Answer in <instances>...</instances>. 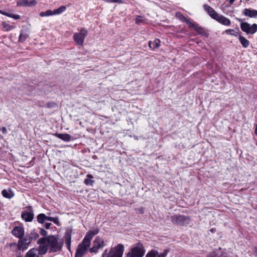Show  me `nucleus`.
Here are the masks:
<instances>
[{
	"mask_svg": "<svg viewBox=\"0 0 257 257\" xmlns=\"http://www.w3.org/2000/svg\"><path fill=\"white\" fill-rule=\"evenodd\" d=\"M0 14H2L3 15H5V16H7L9 17L14 18L15 20H18L20 18V16L19 15H15L13 14H10V13L6 12L5 11H3L2 10H0Z\"/></svg>",
	"mask_w": 257,
	"mask_h": 257,
	"instance_id": "23",
	"label": "nucleus"
},
{
	"mask_svg": "<svg viewBox=\"0 0 257 257\" xmlns=\"http://www.w3.org/2000/svg\"><path fill=\"white\" fill-rule=\"evenodd\" d=\"M34 213L32 207L27 206L21 214L22 218L26 222H31L34 218Z\"/></svg>",
	"mask_w": 257,
	"mask_h": 257,
	"instance_id": "7",
	"label": "nucleus"
},
{
	"mask_svg": "<svg viewBox=\"0 0 257 257\" xmlns=\"http://www.w3.org/2000/svg\"><path fill=\"white\" fill-rule=\"evenodd\" d=\"M235 0H229L230 5H232Z\"/></svg>",
	"mask_w": 257,
	"mask_h": 257,
	"instance_id": "46",
	"label": "nucleus"
},
{
	"mask_svg": "<svg viewBox=\"0 0 257 257\" xmlns=\"http://www.w3.org/2000/svg\"><path fill=\"white\" fill-rule=\"evenodd\" d=\"M214 20L224 26H229L231 25L230 20L222 15L218 14Z\"/></svg>",
	"mask_w": 257,
	"mask_h": 257,
	"instance_id": "12",
	"label": "nucleus"
},
{
	"mask_svg": "<svg viewBox=\"0 0 257 257\" xmlns=\"http://www.w3.org/2000/svg\"><path fill=\"white\" fill-rule=\"evenodd\" d=\"M39 237V234L35 232V231H32L30 234V237L32 239H35Z\"/></svg>",
	"mask_w": 257,
	"mask_h": 257,
	"instance_id": "34",
	"label": "nucleus"
},
{
	"mask_svg": "<svg viewBox=\"0 0 257 257\" xmlns=\"http://www.w3.org/2000/svg\"><path fill=\"white\" fill-rule=\"evenodd\" d=\"M144 247L142 244L138 243L133 247L127 254V257H142L144 254Z\"/></svg>",
	"mask_w": 257,
	"mask_h": 257,
	"instance_id": "6",
	"label": "nucleus"
},
{
	"mask_svg": "<svg viewBox=\"0 0 257 257\" xmlns=\"http://www.w3.org/2000/svg\"><path fill=\"white\" fill-rule=\"evenodd\" d=\"M206 257H223L222 253L220 254L218 251H214L207 254Z\"/></svg>",
	"mask_w": 257,
	"mask_h": 257,
	"instance_id": "27",
	"label": "nucleus"
},
{
	"mask_svg": "<svg viewBox=\"0 0 257 257\" xmlns=\"http://www.w3.org/2000/svg\"><path fill=\"white\" fill-rule=\"evenodd\" d=\"M2 195L7 198L11 199L14 196V193L11 188L4 189L2 192Z\"/></svg>",
	"mask_w": 257,
	"mask_h": 257,
	"instance_id": "16",
	"label": "nucleus"
},
{
	"mask_svg": "<svg viewBox=\"0 0 257 257\" xmlns=\"http://www.w3.org/2000/svg\"><path fill=\"white\" fill-rule=\"evenodd\" d=\"M88 34V31L85 28H82L79 32L75 33L73 38L75 43L80 46L83 45L84 39Z\"/></svg>",
	"mask_w": 257,
	"mask_h": 257,
	"instance_id": "5",
	"label": "nucleus"
},
{
	"mask_svg": "<svg viewBox=\"0 0 257 257\" xmlns=\"http://www.w3.org/2000/svg\"><path fill=\"white\" fill-rule=\"evenodd\" d=\"M55 136H56L59 139L66 142H68L71 140V136L67 134H63L56 133L55 134Z\"/></svg>",
	"mask_w": 257,
	"mask_h": 257,
	"instance_id": "20",
	"label": "nucleus"
},
{
	"mask_svg": "<svg viewBox=\"0 0 257 257\" xmlns=\"http://www.w3.org/2000/svg\"><path fill=\"white\" fill-rule=\"evenodd\" d=\"M93 176L90 174L86 176V178L84 180V183L87 185L92 186L94 183V180H92Z\"/></svg>",
	"mask_w": 257,
	"mask_h": 257,
	"instance_id": "24",
	"label": "nucleus"
},
{
	"mask_svg": "<svg viewBox=\"0 0 257 257\" xmlns=\"http://www.w3.org/2000/svg\"><path fill=\"white\" fill-rule=\"evenodd\" d=\"M104 246L103 240L101 237L97 236L93 242V246L90 248V252L91 253H96L99 249L102 248Z\"/></svg>",
	"mask_w": 257,
	"mask_h": 257,
	"instance_id": "9",
	"label": "nucleus"
},
{
	"mask_svg": "<svg viewBox=\"0 0 257 257\" xmlns=\"http://www.w3.org/2000/svg\"><path fill=\"white\" fill-rule=\"evenodd\" d=\"M107 250H105L102 254V257H104L107 254Z\"/></svg>",
	"mask_w": 257,
	"mask_h": 257,
	"instance_id": "45",
	"label": "nucleus"
},
{
	"mask_svg": "<svg viewBox=\"0 0 257 257\" xmlns=\"http://www.w3.org/2000/svg\"><path fill=\"white\" fill-rule=\"evenodd\" d=\"M12 233L14 236L21 238L24 235V230L21 226H16L13 229Z\"/></svg>",
	"mask_w": 257,
	"mask_h": 257,
	"instance_id": "15",
	"label": "nucleus"
},
{
	"mask_svg": "<svg viewBox=\"0 0 257 257\" xmlns=\"http://www.w3.org/2000/svg\"><path fill=\"white\" fill-rule=\"evenodd\" d=\"M2 26L3 29L7 31H11L15 28V26L10 25L6 22H3L2 23Z\"/></svg>",
	"mask_w": 257,
	"mask_h": 257,
	"instance_id": "26",
	"label": "nucleus"
},
{
	"mask_svg": "<svg viewBox=\"0 0 257 257\" xmlns=\"http://www.w3.org/2000/svg\"><path fill=\"white\" fill-rule=\"evenodd\" d=\"M52 224L51 223H46L45 225V227L46 229H49Z\"/></svg>",
	"mask_w": 257,
	"mask_h": 257,
	"instance_id": "41",
	"label": "nucleus"
},
{
	"mask_svg": "<svg viewBox=\"0 0 257 257\" xmlns=\"http://www.w3.org/2000/svg\"><path fill=\"white\" fill-rule=\"evenodd\" d=\"M71 235L70 233L66 232L65 234L64 240L67 247L70 251H71Z\"/></svg>",
	"mask_w": 257,
	"mask_h": 257,
	"instance_id": "19",
	"label": "nucleus"
},
{
	"mask_svg": "<svg viewBox=\"0 0 257 257\" xmlns=\"http://www.w3.org/2000/svg\"><path fill=\"white\" fill-rule=\"evenodd\" d=\"M98 233L97 230L87 232L82 241L77 246L75 257H83L89 248L93 236Z\"/></svg>",
	"mask_w": 257,
	"mask_h": 257,
	"instance_id": "2",
	"label": "nucleus"
},
{
	"mask_svg": "<svg viewBox=\"0 0 257 257\" xmlns=\"http://www.w3.org/2000/svg\"><path fill=\"white\" fill-rule=\"evenodd\" d=\"M235 32L234 29H227L225 31L224 33L227 35H230L231 36H234L235 37H237L238 33L236 32L235 33H233Z\"/></svg>",
	"mask_w": 257,
	"mask_h": 257,
	"instance_id": "31",
	"label": "nucleus"
},
{
	"mask_svg": "<svg viewBox=\"0 0 257 257\" xmlns=\"http://www.w3.org/2000/svg\"><path fill=\"white\" fill-rule=\"evenodd\" d=\"M40 232L41 234L43 236H45L47 234V231L43 228L41 229Z\"/></svg>",
	"mask_w": 257,
	"mask_h": 257,
	"instance_id": "38",
	"label": "nucleus"
},
{
	"mask_svg": "<svg viewBox=\"0 0 257 257\" xmlns=\"http://www.w3.org/2000/svg\"><path fill=\"white\" fill-rule=\"evenodd\" d=\"M185 23H186L188 25L189 28H192L193 29L195 27V26L197 25L196 23L189 19H187V21Z\"/></svg>",
	"mask_w": 257,
	"mask_h": 257,
	"instance_id": "30",
	"label": "nucleus"
},
{
	"mask_svg": "<svg viewBox=\"0 0 257 257\" xmlns=\"http://www.w3.org/2000/svg\"><path fill=\"white\" fill-rule=\"evenodd\" d=\"M37 221L40 223H43L46 220L52 221L56 224H59V219L58 217H52L47 216L44 213H40L37 216Z\"/></svg>",
	"mask_w": 257,
	"mask_h": 257,
	"instance_id": "11",
	"label": "nucleus"
},
{
	"mask_svg": "<svg viewBox=\"0 0 257 257\" xmlns=\"http://www.w3.org/2000/svg\"><path fill=\"white\" fill-rule=\"evenodd\" d=\"M66 8L65 6H61L60 8L54 10V11L47 10L46 12H42L40 13L41 17H49L51 16L59 15L66 10Z\"/></svg>",
	"mask_w": 257,
	"mask_h": 257,
	"instance_id": "10",
	"label": "nucleus"
},
{
	"mask_svg": "<svg viewBox=\"0 0 257 257\" xmlns=\"http://www.w3.org/2000/svg\"><path fill=\"white\" fill-rule=\"evenodd\" d=\"M1 130L2 131L3 134H7V130L6 127H3L1 128Z\"/></svg>",
	"mask_w": 257,
	"mask_h": 257,
	"instance_id": "40",
	"label": "nucleus"
},
{
	"mask_svg": "<svg viewBox=\"0 0 257 257\" xmlns=\"http://www.w3.org/2000/svg\"><path fill=\"white\" fill-rule=\"evenodd\" d=\"M161 41L159 39H155L154 41L149 42V46L152 50H155L160 46Z\"/></svg>",
	"mask_w": 257,
	"mask_h": 257,
	"instance_id": "18",
	"label": "nucleus"
},
{
	"mask_svg": "<svg viewBox=\"0 0 257 257\" xmlns=\"http://www.w3.org/2000/svg\"><path fill=\"white\" fill-rule=\"evenodd\" d=\"M169 250L166 249L164 250L163 252H162L160 254L158 253V255H157V257H166L169 252Z\"/></svg>",
	"mask_w": 257,
	"mask_h": 257,
	"instance_id": "35",
	"label": "nucleus"
},
{
	"mask_svg": "<svg viewBox=\"0 0 257 257\" xmlns=\"http://www.w3.org/2000/svg\"><path fill=\"white\" fill-rule=\"evenodd\" d=\"M28 37V35L26 33H24L23 32H22L19 38V40L21 42H24Z\"/></svg>",
	"mask_w": 257,
	"mask_h": 257,
	"instance_id": "32",
	"label": "nucleus"
},
{
	"mask_svg": "<svg viewBox=\"0 0 257 257\" xmlns=\"http://www.w3.org/2000/svg\"><path fill=\"white\" fill-rule=\"evenodd\" d=\"M17 5L18 6H25L29 7V1L28 0H18Z\"/></svg>",
	"mask_w": 257,
	"mask_h": 257,
	"instance_id": "29",
	"label": "nucleus"
},
{
	"mask_svg": "<svg viewBox=\"0 0 257 257\" xmlns=\"http://www.w3.org/2000/svg\"><path fill=\"white\" fill-rule=\"evenodd\" d=\"M64 240L58 236L50 235L47 237H42L38 240V244H47L49 252L60 251L63 245Z\"/></svg>",
	"mask_w": 257,
	"mask_h": 257,
	"instance_id": "1",
	"label": "nucleus"
},
{
	"mask_svg": "<svg viewBox=\"0 0 257 257\" xmlns=\"http://www.w3.org/2000/svg\"><path fill=\"white\" fill-rule=\"evenodd\" d=\"M56 105L55 103H47V106L48 107H53Z\"/></svg>",
	"mask_w": 257,
	"mask_h": 257,
	"instance_id": "39",
	"label": "nucleus"
},
{
	"mask_svg": "<svg viewBox=\"0 0 257 257\" xmlns=\"http://www.w3.org/2000/svg\"><path fill=\"white\" fill-rule=\"evenodd\" d=\"M209 230L211 233H214L216 231V228H212Z\"/></svg>",
	"mask_w": 257,
	"mask_h": 257,
	"instance_id": "44",
	"label": "nucleus"
},
{
	"mask_svg": "<svg viewBox=\"0 0 257 257\" xmlns=\"http://www.w3.org/2000/svg\"><path fill=\"white\" fill-rule=\"evenodd\" d=\"M1 139H3V137L0 135V140H1Z\"/></svg>",
	"mask_w": 257,
	"mask_h": 257,
	"instance_id": "47",
	"label": "nucleus"
},
{
	"mask_svg": "<svg viewBox=\"0 0 257 257\" xmlns=\"http://www.w3.org/2000/svg\"><path fill=\"white\" fill-rule=\"evenodd\" d=\"M37 250L35 248L30 249L26 254L25 257H35Z\"/></svg>",
	"mask_w": 257,
	"mask_h": 257,
	"instance_id": "28",
	"label": "nucleus"
},
{
	"mask_svg": "<svg viewBox=\"0 0 257 257\" xmlns=\"http://www.w3.org/2000/svg\"><path fill=\"white\" fill-rule=\"evenodd\" d=\"M143 18L140 16H138L136 19V23L138 24L143 23Z\"/></svg>",
	"mask_w": 257,
	"mask_h": 257,
	"instance_id": "36",
	"label": "nucleus"
},
{
	"mask_svg": "<svg viewBox=\"0 0 257 257\" xmlns=\"http://www.w3.org/2000/svg\"><path fill=\"white\" fill-rule=\"evenodd\" d=\"M242 14L251 18H257V10L245 8L242 12Z\"/></svg>",
	"mask_w": 257,
	"mask_h": 257,
	"instance_id": "14",
	"label": "nucleus"
},
{
	"mask_svg": "<svg viewBox=\"0 0 257 257\" xmlns=\"http://www.w3.org/2000/svg\"><path fill=\"white\" fill-rule=\"evenodd\" d=\"M238 40L243 48H246L249 46L250 44L249 41L243 36L239 35L238 37Z\"/></svg>",
	"mask_w": 257,
	"mask_h": 257,
	"instance_id": "21",
	"label": "nucleus"
},
{
	"mask_svg": "<svg viewBox=\"0 0 257 257\" xmlns=\"http://www.w3.org/2000/svg\"><path fill=\"white\" fill-rule=\"evenodd\" d=\"M176 16L181 21L184 23L187 21L188 19L180 13H176Z\"/></svg>",
	"mask_w": 257,
	"mask_h": 257,
	"instance_id": "33",
	"label": "nucleus"
},
{
	"mask_svg": "<svg viewBox=\"0 0 257 257\" xmlns=\"http://www.w3.org/2000/svg\"><path fill=\"white\" fill-rule=\"evenodd\" d=\"M237 20L241 22L240 24L241 30L246 34H253L257 32V24L250 25L247 22H242V20L241 19H238Z\"/></svg>",
	"mask_w": 257,
	"mask_h": 257,
	"instance_id": "4",
	"label": "nucleus"
},
{
	"mask_svg": "<svg viewBox=\"0 0 257 257\" xmlns=\"http://www.w3.org/2000/svg\"><path fill=\"white\" fill-rule=\"evenodd\" d=\"M203 8L204 10L208 13L209 16L214 20L218 14L211 7L208 5H204Z\"/></svg>",
	"mask_w": 257,
	"mask_h": 257,
	"instance_id": "13",
	"label": "nucleus"
},
{
	"mask_svg": "<svg viewBox=\"0 0 257 257\" xmlns=\"http://www.w3.org/2000/svg\"><path fill=\"white\" fill-rule=\"evenodd\" d=\"M40 246L38 249V253L40 255L45 254L47 250L49 249V247L47 244H39Z\"/></svg>",
	"mask_w": 257,
	"mask_h": 257,
	"instance_id": "22",
	"label": "nucleus"
},
{
	"mask_svg": "<svg viewBox=\"0 0 257 257\" xmlns=\"http://www.w3.org/2000/svg\"><path fill=\"white\" fill-rule=\"evenodd\" d=\"M194 30L199 35L206 37L208 36V33L206 30L204 28L200 26L198 24L195 26Z\"/></svg>",
	"mask_w": 257,
	"mask_h": 257,
	"instance_id": "17",
	"label": "nucleus"
},
{
	"mask_svg": "<svg viewBox=\"0 0 257 257\" xmlns=\"http://www.w3.org/2000/svg\"><path fill=\"white\" fill-rule=\"evenodd\" d=\"M170 220L173 224L177 226H187L190 224L192 218L189 216L178 214L171 216Z\"/></svg>",
	"mask_w": 257,
	"mask_h": 257,
	"instance_id": "3",
	"label": "nucleus"
},
{
	"mask_svg": "<svg viewBox=\"0 0 257 257\" xmlns=\"http://www.w3.org/2000/svg\"><path fill=\"white\" fill-rule=\"evenodd\" d=\"M37 4V2L35 0H32L31 2H29V7H33Z\"/></svg>",
	"mask_w": 257,
	"mask_h": 257,
	"instance_id": "37",
	"label": "nucleus"
},
{
	"mask_svg": "<svg viewBox=\"0 0 257 257\" xmlns=\"http://www.w3.org/2000/svg\"><path fill=\"white\" fill-rule=\"evenodd\" d=\"M22 244H23V241L19 240V242H18V246H19L20 248L22 247Z\"/></svg>",
	"mask_w": 257,
	"mask_h": 257,
	"instance_id": "43",
	"label": "nucleus"
},
{
	"mask_svg": "<svg viewBox=\"0 0 257 257\" xmlns=\"http://www.w3.org/2000/svg\"><path fill=\"white\" fill-rule=\"evenodd\" d=\"M253 253L255 256H257V246L253 247Z\"/></svg>",
	"mask_w": 257,
	"mask_h": 257,
	"instance_id": "42",
	"label": "nucleus"
},
{
	"mask_svg": "<svg viewBox=\"0 0 257 257\" xmlns=\"http://www.w3.org/2000/svg\"><path fill=\"white\" fill-rule=\"evenodd\" d=\"M158 251L155 249H152L146 255V257H157Z\"/></svg>",
	"mask_w": 257,
	"mask_h": 257,
	"instance_id": "25",
	"label": "nucleus"
},
{
	"mask_svg": "<svg viewBox=\"0 0 257 257\" xmlns=\"http://www.w3.org/2000/svg\"><path fill=\"white\" fill-rule=\"evenodd\" d=\"M123 250L124 247L123 245L118 244L117 246L110 250L107 257H122Z\"/></svg>",
	"mask_w": 257,
	"mask_h": 257,
	"instance_id": "8",
	"label": "nucleus"
}]
</instances>
